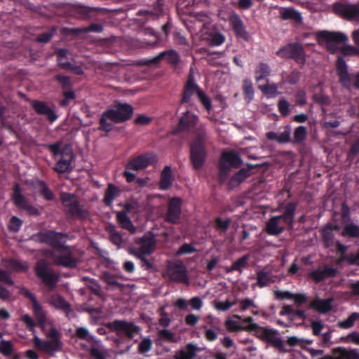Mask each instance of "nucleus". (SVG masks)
<instances>
[{
  "label": "nucleus",
  "mask_w": 359,
  "mask_h": 359,
  "mask_svg": "<svg viewBox=\"0 0 359 359\" xmlns=\"http://www.w3.org/2000/svg\"><path fill=\"white\" fill-rule=\"evenodd\" d=\"M207 133L198 128L194 140L189 144V161L193 170H199L205 165L208 156L206 147Z\"/></svg>",
  "instance_id": "nucleus-1"
},
{
  "label": "nucleus",
  "mask_w": 359,
  "mask_h": 359,
  "mask_svg": "<svg viewBox=\"0 0 359 359\" xmlns=\"http://www.w3.org/2000/svg\"><path fill=\"white\" fill-rule=\"evenodd\" d=\"M62 142L58 141L46 146L51 152L53 158H56L57 156H60V158L53 168V170L58 174L72 172L73 170L72 162L74 159V154L72 147L69 144H65L62 147Z\"/></svg>",
  "instance_id": "nucleus-2"
},
{
  "label": "nucleus",
  "mask_w": 359,
  "mask_h": 359,
  "mask_svg": "<svg viewBox=\"0 0 359 359\" xmlns=\"http://www.w3.org/2000/svg\"><path fill=\"white\" fill-rule=\"evenodd\" d=\"M46 337L49 340H43L35 336L33 339L34 346L49 355H53L55 353L62 350V334L56 327H51L46 334Z\"/></svg>",
  "instance_id": "nucleus-3"
},
{
  "label": "nucleus",
  "mask_w": 359,
  "mask_h": 359,
  "mask_svg": "<svg viewBox=\"0 0 359 359\" xmlns=\"http://www.w3.org/2000/svg\"><path fill=\"white\" fill-rule=\"evenodd\" d=\"M60 201L67 216L73 219H86L88 217L89 211L79 203L74 194L62 192L60 194Z\"/></svg>",
  "instance_id": "nucleus-4"
},
{
  "label": "nucleus",
  "mask_w": 359,
  "mask_h": 359,
  "mask_svg": "<svg viewBox=\"0 0 359 359\" xmlns=\"http://www.w3.org/2000/svg\"><path fill=\"white\" fill-rule=\"evenodd\" d=\"M67 237L68 235L65 233L47 230L32 235L30 239L35 242L45 243L52 248V252H57L67 248V246L64 244V240Z\"/></svg>",
  "instance_id": "nucleus-5"
},
{
  "label": "nucleus",
  "mask_w": 359,
  "mask_h": 359,
  "mask_svg": "<svg viewBox=\"0 0 359 359\" xmlns=\"http://www.w3.org/2000/svg\"><path fill=\"white\" fill-rule=\"evenodd\" d=\"M319 43H324L326 50L331 54L338 50V45L348 41V36L341 32L327 30L319 31L316 34Z\"/></svg>",
  "instance_id": "nucleus-6"
},
{
  "label": "nucleus",
  "mask_w": 359,
  "mask_h": 359,
  "mask_svg": "<svg viewBox=\"0 0 359 359\" xmlns=\"http://www.w3.org/2000/svg\"><path fill=\"white\" fill-rule=\"evenodd\" d=\"M242 164V159L238 154L233 151H224L221 155L219 162V177L222 181L229 176L231 168H238Z\"/></svg>",
  "instance_id": "nucleus-7"
},
{
  "label": "nucleus",
  "mask_w": 359,
  "mask_h": 359,
  "mask_svg": "<svg viewBox=\"0 0 359 359\" xmlns=\"http://www.w3.org/2000/svg\"><path fill=\"white\" fill-rule=\"evenodd\" d=\"M276 54L283 59H292L300 65L306 62L304 49L302 44L297 42L289 43L280 47Z\"/></svg>",
  "instance_id": "nucleus-8"
},
{
  "label": "nucleus",
  "mask_w": 359,
  "mask_h": 359,
  "mask_svg": "<svg viewBox=\"0 0 359 359\" xmlns=\"http://www.w3.org/2000/svg\"><path fill=\"white\" fill-rule=\"evenodd\" d=\"M332 8L338 17L349 22H359V2L348 4L338 1L332 4Z\"/></svg>",
  "instance_id": "nucleus-9"
},
{
  "label": "nucleus",
  "mask_w": 359,
  "mask_h": 359,
  "mask_svg": "<svg viewBox=\"0 0 359 359\" xmlns=\"http://www.w3.org/2000/svg\"><path fill=\"white\" fill-rule=\"evenodd\" d=\"M106 327L110 331L116 332L119 337L124 334L129 339H132L135 334L139 333L140 327L133 322H128L125 320H114L107 323Z\"/></svg>",
  "instance_id": "nucleus-10"
},
{
  "label": "nucleus",
  "mask_w": 359,
  "mask_h": 359,
  "mask_svg": "<svg viewBox=\"0 0 359 359\" xmlns=\"http://www.w3.org/2000/svg\"><path fill=\"white\" fill-rule=\"evenodd\" d=\"M35 275L48 287L53 289L56 287L58 277L49 268L48 262L43 259H39L34 266Z\"/></svg>",
  "instance_id": "nucleus-11"
},
{
  "label": "nucleus",
  "mask_w": 359,
  "mask_h": 359,
  "mask_svg": "<svg viewBox=\"0 0 359 359\" xmlns=\"http://www.w3.org/2000/svg\"><path fill=\"white\" fill-rule=\"evenodd\" d=\"M104 115L108 119L116 123H123L130 120L133 115V107L127 103H119L116 109H111L104 111Z\"/></svg>",
  "instance_id": "nucleus-12"
},
{
  "label": "nucleus",
  "mask_w": 359,
  "mask_h": 359,
  "mask_svg": "<svg viewBox=\"0 0 359 359\" xmlns=\"http://www.w3.org/2000/svg\"><path fill=\"white\" fill-rule=\"evenodd\" d=\"M56 7L63 11L67 16L81 18H90L92 13L97 10L96 8L88 7L81 4H67L63 3L57 4Z\"/></svg>",
  "instance_id": "nucleus-13"
},
{
  "label": "nucleus",
  "mask_w": 359,
  "mask_h": 359,
  "mask_svg": "<svg viewBox=\"0 0 359 359\" xmlns=\"http://www.w3.org/2000/svg\"><path fill=\"white\" fill-rule=\"evenodd\" d=\"M50 257L55 264L65 268L74 269L76 267L78 264L77 259L73 255L69 246L67 249L50 252Z\"/></svg>",
  "instance_id": "nucleus-14"
},
{
  "label": "nucleus",
  "mask_w": 359,
  "mask_h": 359,
  "mask_svg": "<svg viewBox=\"0 0 359 359\" xmlns=\"http://www.w3.org/2000/svg\"><path fill=\"white\" fill-rule=\"evenodd\" d=\"M12 200L17 208L25 210L28 215L35 217L40 215L39 210L29 203L28 198L22 194L21 188L18 184L14 185Z\"/></svg>",
  "instance_id": "nucleus-15"
},
{
  "label": "nucleus",
  "mask_w": 359,
  "mask_h": 359,
  "mask_svg": "<svg viewBox=\"0 0 359 359\" xmlns=\"http://www.w3.org/2000/svg\"><path fill=\"white\" fill-rule=\"evenodd\" d=\"M182 201L179 197H173L168 203L164 221L171 224H178L181 221Z\"/></svg>",
  "instance_id": "nucleus-16"
},
{
  "label": "nucleus",
  "mask_w": 359,
  "mask_h": 359,
  "mask_svg": "<svg viewBox=\"0 0 359 359\" xmlns=\"http://www.w3.org/2000/svg\"><path fill=\"white\" fill-rule=\"evenodd\" d=\"M198 117L191 111L187 110L179 118V122L173 129L172 134L178 135L182 133L189 132L195 127Z\"/></svg>",
  "instance_id": "nucleus-17"
},
{
  "label": "nucleus",
  "mask_w": 359,
  "mask_h": 359,
  "mask_svg": "<svg viewBox=\"0 0 359 359\" xmlns=\"http://www.w3.org/2000/svg\"><path fill=\"white\" fill-rule=\"evenodd\" d=\"M338 273L337 268L323 264L321 267L312 270L309 273V277L316 283H320L327 278L336 277Z\"/></svg>",
  "instance_id": "nucleus-18"
},
{
  "label": "nucleus",
  "mask_w": 359,
  "mask_h": 359,
  "mask_svg": "<svg viewBox=\"0 0 359 359\" xmlns=\"http://www.w3.org/2000/svg\"><path fill=\"white\" fill-rule=\"evenodd\" d=\"M167 271L172 281L189 284L187 269L182 262H179L169 264Z\"/></svg>",
  "instance_id": "nucleus-19"
},
{
  "label": "nucleus",
  "mask_w": 359,
  "mask_h": 359,
  "mask_svg": "<svg viewBox=\"0 0 359 359\" xmlns=\"http://www.w3.org/2000/svg\"><path fill=\"white\" fill-rule=\"evenodd\" d=\"M162 60H166L171 65L177 66L180 63V56L176 50L170 49L160 53L151 59L144 60L143 64L145 65H158Z\"/></svg>",
  "instance_id": "nucleus-20"
},
{
  "label": "nucleus",
  "mask_w": 359,
  "mask_h": 359,
  "mask_svg": "<svg viewBox=\"0 0 359 359\" xmlns=\"http://www.w3.org/2000/svg\"><path fill=\"white\" fill-rule=\"evenodd\" d=\"M278 331L276 329L267 327L266 332L264 336V341L270 344L276 348L280 353H286L291 352V349L285 347V343L280 337H278Z\"/></svg>",
  "instance_id": "nucleus-21"
},
{
  "label": "nucleus",
  "mask_w": 359,
  "mask_h": 359,
  "mask_svg": "<svg viewBox=\"0 0 359 359\" xmlns=\"http://www.w3.org/2000/svg\"><path fill=\"white\" fill-rule=\"evenodd\" d=\"M229 23L237 38L248 41L249 34L246 30L243 21L238 14H233L229 17Z\"/></svg>",
  "instance_id": "nucleus-22"
},
{
  "label": "nucleus",
  "mask_w": 359,
  "mask_h": 359,
  "mask_svg": "<svg viewBox=\"0 0 359 359\" xmlns=\"http://www.w3.org/2000/svg\"><path fill=\"white\" fill-rule=\"evenodd\" d=\"M200 89L199 86L195 83L193 74L189 73L188 79L183 89L180 104L189 103L191 102V97L195 93L198 95V92Z\"/></svg>",
  "instance_id": "nucleus-23"
},
{
  "label": "nucleus",
  "mask_w": 359,
  "mask_h": 359,
  "mask_svg": "<svg viewBox=\"0 0 359 359\" xmlns=\"http://www.w3.org/2000/svg\"><path fill=\"white\" fill-rule=\"evenodd\" d=\"M32 107L39 115L46 116L47 119L50 122H55L58 116L54 110H53L45 102L39 100H33L32 102Z\"/></svg>",
  "instance_id": "nucleus-24"
},
{
  "label": "nucleus",
  "mask_w": 359,
  "mask_h": 359,
  "mask_svg": "<svg viewBox=\"0 0 359 359\" xmlns=\"http://www.w3.org/2000/svg\"><path fill=\"white\" fill-rule=\"evenodd\" d=\"M151 164V156L144 154L130 159L126 165V169L138 171L147 168Z\"/></svg>",
  "instance_id": "nucleus-25"
},
{
  "label": "nucleus",
  "mask_w": 359,
  "mask_h": 359,
  "mask_svg": "<svg viewBox=\"0 0 359 359\" xmlns=\"http://www.w3.org/2000/svg\"><path fill=\"white\" fill-rule=\"evenodd\" d=\"M334 356L327 355L318 359H359L358 349H347L344 347H337L333 351Z\"/></svg>",
  "instance_id": "nucleus-26"
},
{
  "label": "nucleus",
  "mask_w": 359,
  "mask_h": 359,
  "mask_svg": "<svg viewBox=\"0 0 359 359\" xmlns=\"http://www.w3.org/2000/svg\"><path fill=\"white\" fill-rule=\"evenodd\" d=\"M140 247L137 251L133 250L130 253H141L151 255L154 252L155 239L151 234H144L137 241Z\"/></svg>",
  "instance_id": "nucleus-27"
},
{
  "label": "nucleus",
  "mask_w": 359,
  "mask_h": 359,
  "mask_svg": "<svg viewBox=\"0 0 359 359\" xmlns=\"http://www.w3.org/2000/svg\"><path fill=\"white\" fill-rule=\"evenodd\" d=\"M279 13L280 18L283 20H292L299 24L302 23L303 18L301 13L292 7H281Z\"/></svg>",
  "instance_id": "nucleus-28"
},
{
  "label": "nucleus",
  "mask_w": 359,
  "mask_h": 359,
  "mask_svg": "<svg viewBox=\"0 0 359 359\" xmlns=\"http://www.w3.org/2000/svg\"><path fill=\"white\" fill-rule=\"evenodd\" d=\"M337 74L341 83L347 86L351 81V75L348 72L346 61L341 56H338L336 62Z\"/></svg>",
  "instance_id": "nucleus-29"
},
{
  "label": "nucleus",
  "mask_w": 359,
  "mask_h": 359,
  "mask_svg": "<svg viewBox=\"0 0 359 359\" xmlns=\"http://www.w3.org/2000/svg\"><path fill=\"white\" fill-rule=\"evenodd\" d=\"M266 137L268 140H275L279 144H286L292 142L291 129L289 126H287L284 131L279 134L273 131L268 132Z\"/></svg>",
  "instance_id": "nucleus-30"
},
{
  "label": "nucleus",
  "mask_w": 359,
  "mask_h": 359,
  "mask_svg": "<svg viewBox=\"0 0 359 359\" xmlns=\"http://www.w3.org/2000/svg\"><path fill=\"white\" fill-rule=\"evenodd\" d=\"M199 351L196 345L189 343L184 349H181L174 356V359H194Z\"/></svg>",
  "instance_id": "nucleus-31"
},
{
  "label": "nucleus",
  "mask_w": 359,
  "mask_h": 359,
  "mask_svg": "<svg viewBox=\"0 0 359 359\" xmlns=\"http://www.w3.org/2000/svg\"><path fill=\"white\" fill-rule=\"evenodd\" d=\"M309 307L320 313H326L332 310V300L315 299L310 303Z\"/></svg>",
  "instance_id": "nucleus-32"
},
{
  "label": "nucleus",
  "mask_w": 359,
  "mask_h": 359,
  "mask_svg": "<svg viewBox=\"0 0 359 359\" xmlns=\"http://www.w3.org/2000/svg\"><path fill=\"white\" fill-rule=\"evenodd\" d=\"M75 336L82 340H86L90 344L100 345L101 341L90 334L88 330L84 327H78L75 330Z\"/></svg>",
  "instance_id": "nucleus-33"
},
{
  "label": "nucleus",
  "mask_w": 359,
  "mask_h": 359,
  "mask_svg": "<svg viewBox=\"0 0 359 359\" xmlns=\"http://www.w3.org/2000/svg\"><path fill=\"white\" fill-rule=\"evenodd\" d=\"M116 220L122 229L128 230L130 233H135L136 227L133 225L126 212L120 211L116 213Z\"/></svg>",
  "instance_id": "nucleus-34"
},
{
  "label": "nucleus",
  "mask_w": 359,
  "mask_h": 359,
  "mask_svg": "<svg viewBox=\"0 0 359 359\" xmlns=\"http://www.w3.org/2000/svg\"><path fill=\"white\" fill-rule=\"evenodd\" d=\"M50 303L55 308L65 311L67 316L69 312H73L70 304L60 294L53 295L50 299Z\"/></svg>",
  "instance_id": "nucleus-35"
},
{
  "label": "nucleus",
  "mask_w": 359,
  "mask_h": 359,
  "mask_svg": "<svg viewBox=\"0 0 359 359\" xmlns=\"http://www.w3.org/2000/svg\"><path fill=\"white\" fill-rule=\"evenodd\" d=\"M250 175V169L243 168L231 177L229 184L231 188H235L239 186Z\"/></svg>",
  "instance_id": "nucleus-36"
},
{
  "label": "nucleus",
  "mask_w": 359,
  "mask_h": 359,
  "mask_svg": "<svg viewBox=\"0 0 359 359\" xmlns=\"http://www.w3.org/2000/svg\"><path fill=\"white\" fill-rule=\"evenodd\" d=\"M333 225L327 224L321 230L322 240L325 248H330L334 245V235Z\"/></svg>",
  "instance_id": "nucleus-37"
},
{
  "label": "nucleus",
  "mask_w": 359,
  "mask_h": 359,
  "mask_svg": "<svg viewBox=\"0 0 359 359\" xmlns=\"http://www.w3.org/2000/svg\"><path fill=\"white\" fill-rule=\"evenodd\" d=\"M172 170L170 166L166 165L161 173L159 187L161 190L168 189L172 184Z\"/></svg>",
  "instance_id": "nucleus-38"
},
{
  "label": "nucleus",
  "mask_w": 359,
  "mask_h": 359,
  "mask_svg": "<svg viewBox=\"0 0 359 359\" xmlns=\"http://www.w3.org/2000/svg\"><path fill=\"white\" fill-rule=\"evenodd\" d=\"M297 208V203L290 202L284 207L283 217H285V224L288 225L289 227L292 228L294 217L295 215V210Z\"/></svg>",
  "instance_id": "nucleus-39"
},
{
  "label": "nucleus",
  "mask_w": 359,
  "mask_h": 359,
  "mask_svg": "<svg viewBox=\"0 0 359 359\" xmlns=\"http://www.w3.org/2000/svg\"><path fill=\"white\" fill-rule=\"evenodd\" d=\"M52 80L59 84L62 92L74 91L73 83L69 76L58 74L54 75Z\"/></svg>",
  "instance_id": "nucleus-40"
},
{
  "label": "nucleus",
  "mask_w": 359,
  "mask_h": 359,
  "mask_svg": "<svg viewBox=\"0 0 359 359\" xmlns=\"http://www.w3.org/2000/svg\"><path fill=\"white\" fill-rule=\"evenodd\" d=\"M271 67L268 64L259 62L255 69L256 81L259 82L262 80L266 79L271 74Z\"/></svg>",
  "instance_id": "nucleus-41"
},
{
  "label": "nucleus",
  "mask_w": 359,
  "mask_h": 359,
  "mask_svg": "<svg viewBox=\"0 0 359 359\" xmlns=\"http://www.w3.org/2000/svg\"><path fill=\"white\" fill-rule=\"evenodd\" d=\"M120 191L117 187L113 184H109L107 189L105 191L103 203L107 206L111 205L114 198L118 196Z\"/></svg>",
  "instance_id": "nucleus-42"
},
{
  "label": "nucleus",
  "mask_w": 359,
  "mask_h": 359,
  "mask_svg": "<svg viewBox=\"0 0 359 359\" xmlns=\"http://www.w3.org/2000/svg\"><path fill=\"white\" fill-rule=\"evenodd\" d=\"M279 222L278 217H273L269 219L266 223V231L268 234L271 236H276L280 234L283 231V228L279 226Z\"/></svg>",
  "instance_id": "nucleus-43"
},
{
  "label": "nucleus",
  "mask_w": 359,
  "mask_h": 359,
  "mask_svg": "<svg viewBox=\"0 0 359 359\" xmlns=\"http://www.w3.org/2000/svg\"><path fill=\"white\" fill-rule=\"evenodd\" d=\"M294 137L292 142L294 144H301L307 137V129L304 126H297L294 130Z\"/></svg>",
  "instance_id": "nucleus-44"
},
{
  "label": "nucleus",
  "mask_w": 359,
  "mask_h": 359,
  "mask_svg": "<svg viewBox=\"0 0 359 359\" xmlns=\"http://www.w3.org/2000/svg\"><path fill=\"white\" fill-rule=\"evenodd\" d=\"M249 255H245L234 262L229 269H226L227 273H230L233 271L242 272L243 268L247 267L248 262L249 261Z\"/></svg>",
  "instance_id": "nucleus-45"
},
{
  "label": "nucleus",
  "mask_w": 359,
  "mask_h": 359,
  "mask_svg": "<svg viewBox=\"0 0 359 359\" xmlns=\"http://www.w3.org/2000/svg\"><path fill=\"white\" fill-rule=\"evenodd\" d=\"M32 311L36 318L37 323L40 325H44L46 320V315L38 301L32 304Z\"/></svg>",
  "instance_id": "nucleus-46"
},
{
  "label": "nucleus",
  "mask_w": 359,
  "mask_h": 359,
  "mask_svg": "<svg viewBox=\"0 0 359 359\" xmlns=\"http://www.w3.org/2000/svg\"><path fill=\"white\" fill-rule=\"evenodd\" d=\"M268 327H262L257 323H251L244 327L245 331L254 332L255 336L260 340H264V336Z\"/></svg>",
  "instance_id": "nucleus-47"
},
{
  "label": "nucleus",
  "mask_w": 359,
  "mask_h": 359,
  "mask_svg": "<svg viewBox=\"0 0 359 359\" xmlns=\"http://www.w3.org/2000/svg\"><path fill=\"white\" fill-rule=\"evenodd\" d=\"M358 320H359V313L353 312L346 320L339 321L337 326L341 329H349L354 326Z\"/></svg>",
  "instance_id": "nucleus-48"
},
{
  "label": "nucleus",
  "mask_w": 359,
  "mask_h": 359,
  "mask_svg": "<svg viewBox=\"0 0 359 359\" xmlns=\"http://www.w3.org/2000/svg\"><path fill=\"white\" fill-rule=\"evenodd\" d=\"M341 234L343 237L358 238L359 226L353 223L348 224L343 228Z\"/></svg>",
  "instance_id": "nucleus-49"
},
{
  "label": "nucleus",
  "mask_w": 359,
  "mask_h": 359,
  "mask_svg": "<svg viewBox=\"0 0 359 359\" xmlns=\"http://www.w3.org/2000/svg\"><path fill=\"white\" fill-rule=\"evenodd\" d=\"M39 192L46 201H53L55 198L53 192L49 189L46 183L43 180L38 181Z\"/></svg>",
  "instance_id": "nucleus-50"
},
{
  "label": "nucleus",
  "mask_w": 359,
  "mask_h": 359,
  "mask_svg": "<svg viewBox=\"0 0 359 359\" xmlns=\"http://www.w3.org/2000/svg\"><path fill=\"white\" fill-rule=\"evenodd\" d=\"M243 93L245 99L250 102L254 98V88L252 81L250 79H245L243 81Z\"/></svg>",
  "instance_id": "nucleus-51"
},
{
  "label": "nucleus",
  "mask_w": 359,
  "mask_h": 359,
  "mask_svg": "<svg viewBox=\"0 0 359 359\" xmlns=\"http://www.w3.org/2000/svg\"><path fill=\"white\" fill-rule=\"evenodd\" d=\"M92 346L89 347L86 344H81V346L83 350L87 351L90 353L92 358L95 359H106L103 352L99 350L96 346L97 345L91 344Z\"/></svg>",
  "instance_id": "nucleus-52"
},
{
  "label": "nucleus",
  "mask_w": 359,
  "mask_h": 359,
  "mask_svg": "<svg viewBox=\"0 0 359 359\" xmlns=\"http://www.w3.org/2000/svg\"><path fill=\"white\" fill-rule=\"evenodd\" d=\"M257 285L259 287L268 286L271 282V276L269 272L265 271H259L257 273Z\"/></svg>",
  "instance_id": "nucleus-53"
},
{
  "label": "nucleus",
  "mask_w": 359,
  "mask_h": 359,
  "mask_svg": "<svg viewBox=\"0 0 359 359\" xmlns=\"http://www.w3.org/2000/svg\"><path fill=\"white\" fill-rule=\"evenodd\" d=\"M209 43L212 46H219L223 44L226 40L225 36L219 32H214L209 34Z\"/></svg>",
  "instance_id": "nucleus-54"
},
{
  "label": "nucleus",
  "mask_w": 359,
  "mask_h": 359,
  "mask_svg": "<svg viewBox=\"0 0 359 359\" xmlns=\"http://www.w3.org/2000/svg\"><path fill=\"white\" fill-rule=\"evenodd\" d=\"M107 231L109 234L110 241L116 245H120L123 243V238L121 233L116 229L115 226H109L107 228Z\"/></svg>",
  "instance_id": "nucleus-55"
},
{
  "label": "nucleus",
  "mask_w": 359,
  "mask_h": 359,
  "mask_svg": "<svg viewBox=\"0 0 359 359\" xmlns=\"http://www.w3.org/2000/svg\"><path fill=\"white\" fill-rule=\"evenodd\" d=\"M231 222V219L229 217L224 220L222 217H218L215 219V229L220 233H225L229 228Z\"/></svg>",
  "instance_id": "nucleus-56"
},
{
  "label": "nucleus",
  "mask_w": 359,
  "mask_h": 359,
  "mask_svg": "<svg viewBox=\"0 0 359 359\" xmlns=\"http://www.w3.org/2000/svg\"><path fill=\"white\" fill-rule=\"evenodd\" d=\"M61 69L69 71L78 76H81L84 73L81 66L77 65L72 62H66L61 64Z\"/></svg>",
  "instance_id": "nucleus-57"
},
{
  "label": "nucleus",
  "mask_w": 359,
  "mask_h": 359,
  "mask_svg": "<svg viewBox=\"0 0 359 359\" xmlns=\"http://www.w3.org/2000/svg\"><path fill=\"white\" fill-rule=\"evenodd\" d=\"M13 352V346L11 341L2 339L0 341V353L4 356L9 357Z\"/></svg>",
  "instance_id": "nucleus-58"
},
{
  "label": "nucleus",
  "mask_w": 359,
  "mask_h": 359,
  "mask_svg": "<svg viewBox=\"0 0 359 359\" xmlns=\"http://www.w3.org/2000/svg\"><path fill=\"white\" fill-rule=\"evenodd\" d=\"M57 27L53 26L50 29L46 32L39 34L36 37V41L40 43H48L50 41L53 36L55 34Z\"/></svg>",
  "instance_id": "nucleus-59"
},
{
  "label": "nucleus",
  "mask_w": 359,
  "mask_h": 359,
  "mask_svg": "<svg viewBox=\"0 0 359 359\" xmlns=\"http://www.w3.org/2000/svg\"><path fill=\"white\" fill-rule=\"evenodd\" d=\"M22 225V221L16 216H13L8 224V229L13 233H17L20 231Z\"/></svg>",
  "instance_id": "nucleus-60"
},
{
  "label": "nucleus",
  "mask_w": 359,
  "mask_h": 359,
  "mask_svg": "<svg viewBox=\"0 0 359 359\" xmlns=\"http://www.w3.org/2000/svg\"><path fill=\"white\" fill-rule=\"evenodd\" d=\"M207 325L204 326V329H206L207 326H209L210 329L216 330L219 333H223V329L219 325V321L217 318L208 316L207 317Z\"/></svg>",
  "instance_id": "nucleus-61"
},
{
  "label": "nucleus",
  "mask_w": 359,
  "mask_h": 359,
  "mask_svg": "<svg viewBox=\"0 0 359 359\" xmlns=\"http://www.w3.org/2000/svg\"><path fill=\"white\" fill-rule=\"evenodd\" d=\"M259 88L266 95L274 96L278 94V86L276 83L260 85Z\"/></svg>",
  "instance_id": "nucleus-62"
},
{
  "label": "nucleus",
  "mask_w": 359,
  "mask_h": 359,
  "mask_svg": "<svg viewBox=\"0 0 359 359\" xmlns=\"http://www.w3.org/2000/svg\"><path fill=\"white\" fill-rule=\"evenodd\" d=\"M278 109L280 115L285 117L289 115L290 112V104L285 98H281L278 102Z\"/></svg>",
  "instance_id": "nucleus-63"
},
{
  "label": "nucleus",
  "mask_w": 359,
  "mask_h": 359,
  "mask_svg": "<svg viewBox=\"0 0 359 359\" xmlns=\"http://www.w3.org/2000/svg\"><path fill=\"white\" fill-rule=\"evenodd\" d=\"M339 51L344 56L359 55V49L351 45L341 47Z\"/></svg>",
  "instance_id": "nucleus-64"
}]
</instances>
